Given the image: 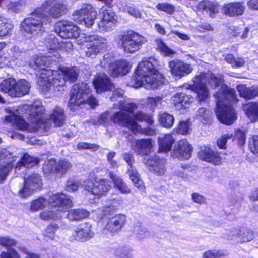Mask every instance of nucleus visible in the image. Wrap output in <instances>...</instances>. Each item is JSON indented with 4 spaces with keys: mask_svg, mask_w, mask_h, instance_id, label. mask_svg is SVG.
Instances as JSON below:
<instances>
[{
    "mask_svg": "<svg viewBox=\"0 0 258 258\" xmlns=\"http://www.w3.org/2000/svg\"><path fill=\"white\" fill-rule=\"evenodd\" d=\"M10 115L5 117L7 121L15 124L20 130L35 132L45 127L42 120L44 108L39 104H24L18 107L8 109Z\"/></svg>",
    "mask_w": 258,
    "mask_h": 258,
    "instance_id": "obj_1",
    "label": "nucleus"
},
{
    "mask_svg": "<svg viewBox=\"0 0 258 258\" xmlns=\"http://www.w3.org/2000/svg\"><path fill=\"white\" fill-rule=\"evenodd\" d=\"M158 61L153 57L144 58L139 63L130 85L134 88L144 87L147 89H157L161 84V75L159 74Z\"/></svg>",
    "mask_w": 258,
    "mask_h": 258,
    "instance_id": "obj_2",
    "label": "nucleus"
},
{
    "mask_svg": "<svg viewBox=\"0 0 258 258\" xmlns=\"http://www.w3.org/2000/svg\"><path fill=\"white\" fill-rule=\"evenodd\" d=\"M214 96L217 99L216 114L217 118L223 124H232L237 118L235 111L231 105V102L236 101L234 89L223 85Z\"/></svg>",
    "mask_w": 258,
    "mask_h": 258,
    "instance_id": "obj_3",
    "label": "nucleus"
},
{
    "mask_svg": "<svg viewBox=\"0 0 258 258\" xmlns=\"http://www.w3.org/2000/svg\"><path fill=\"white\" fill-rule=\"evenodd\" d=\"M110 120L114 123L128 128L134 134L139 133L150 136L155 134V130L150 127L142 128L128 114L121 111L116 112L111 116L108 112H104L99 116L97 121L94 122V124L107 125L109 124Z\"/></svg>",
    "mask_w": 258,
    "mask_h": 258,
    "instance_id": "obj_4",
    "label": "nucleus"
},
{
    "mask_svg": "<svg viewBox=\"0 0 258 258\" xmlns=\"http://www.w3.org/2000/svg\"><path fill=\"white\" fill-rule=\"evenodd\" d=\"M90 88L87 83L81 82L75 84L71 91L68 106L71 110H76L85 103H87L92 107L98 105L96 99L89 97Z\"/></svg>",
    "mask_w": 258,
    "mask_h": 258,
    "instance_id": "obj_5",
    "label": "nucleus"
},
{
    "mask_svg": "<svg viewBox=\"0 0 258 258\" xmlns=\"http://www.w3.org/2000/svg\"><path fill=\"white\" fill-rule=\"evenodd\" d=\"M51 19L38 8L25 18L21 23L22 30L33 36L41 34L44 31V25L50 23Z\"/></svg>",
    "mask_w": 258,
    "mask_h": 258,
    "instance_id": "obj_6",
    "label": "nucleus"
},
{
    "mask_svg": "<svg viewBox=\"0 0 258 258\" xmlns=\"http://www.w3.org/2000/svg\"><path fill=\"white\" fill-rule=\"evenodd\" d=\"M196 86V93L199 101H205L209 95V91L206 86L207 83L212 85L218 86L222 82V79L216 77L212 72L207 73H200L196 75L193 79Z\"/></svg>",
    "mask_w": 258,
    "mask_h": 258,
    "instance_id": "obj_7",
    "label": "nucleus"
},
{
    "mask_svg": "<svg viewBox=\"0 0 258 258\" xmlns=\"http://www.w3.org/2000/svg\"><path fill=\"white\" fill-rule=\"evenodd\" d=\"M51 74L53 75V71L46 70L38 77L37 83L39 89L45 93L49 92L52 89L55 91L64 90L66 81L62 75L59 72L55 77H51L50 76Z\"/></svg>",
    "mask_w": 258,
    "mask_h": 258,
    "instance_id": "obj_8",
    "label": "nucleus"
},
{
    "mask_svg": "<svg viewBox=\"0 0 258 258\" xmlns=\"http://www.w3.org/2000/svg\"><path fill=\"white\" fill-rule=\"evenodd\" d=\"M119 42L124 51L133 53L139 49L146 42V38L139 34L131 31L118 36Z\"/></svg>",
    "mask_w": 258,
    "mask_h": 258,
    "instance_id": "obj_9",
    "label": "nucleus"
},
{
    "mask_svg": "<svg viewBox=\"0 0 258 258\" xmlns=\"http://www.w3.org/2000/svg\"><path fill=\"white\" fill-rule=\"evenodd\" d=\"M46 16L57 19L64 15L68 11L67 4L64 0H45L39 8Z\"/></svg>",
    "mask_w": 258,
    "mask_h": 258,
    "instance_id": "obj_10",
    "label": "nucleus"
},
{
    "mask_svg": "<svg viewBox=\"0 0 258 258\" xmlns=\"http://www.w3.org/2000/svg\"><path fill=\"white\" fill-rule=\"evenodd\" d=\"M82 187L90 194L98 197H101L108 192L111 185L110 182L106 179H88L84 181Z\"/></svg>",
    "mask_w": 258,
    "mask_h": 258,
    "instance_id": "obj_11",
    "label": "nucleus"
},
{
    "mask_svg": "<svg viewBox=\"0 0 258 258\" xmlns=\"http://www.w3.org/2000/svg\"><path fill=\"white\" fill-rule=\"evenodd\" d=\"M73 16L75 21L79 24L91 27L94 23L97 12L91 5H87L76 11Z\"/></svg>",
    "mask_w": 258,
    "mask_h": 258,
    "instance_id": "obj_12",
    "label": "nucleus"
},
{
    "mask_svg": "<svg viewBox=\"0 0 258 258\" xmlns=\"http://www.w3.org/2000/svg\"><path fill=\"white\" fill-rule=\"evenodd\" d=\"M55 31L64 39L76 38L79 36L78 27L72 22L62 20L55 26Z\"/></svg>",
    "mask_w": 258,
    "mask_h": 258,
    "instance_id": "obj_13",
    "label": "nucleus"
},
{
    "mask_svg": "<svg viewBox=\"0 0 258 258\" xmlns=\"http://www.w3.org/2000/svg\"><path fill=\"white\" fill-rule=\"evenodd\" d=\"M72 167L71 163L67 160H56L51 159L45 162L43 166L45 173H54L60 175L64 174Z\"/></svg>",
    "mask_w": 258,
    "mask_h": 258,
    "instance_id": "obj_14",
    "label": "nucleus"
},
{
    "mask_svg": "<svg viewBox=\"0 0 258 258\" xmlns=\"http://www.w3.org/2000/svg\"><path fill=\"white\" fill-rule=\"evenodd\" d=\"M254 232L248 228H233L226 232L225 238L233 241L237 240L240 243H245L251 241L254 239Z\"/></svg>",
    "mask_w": 258,
    "mask_h": 258,
    "instance_id": "obj_15",
    "label": "nucleus"
},
{
    "mask_svg": "<svg viewBox=\"0 0 258 258\" xmlns=\"http://www.w3.org/2000/svg\"><path fill=\"white\" fill-rule=\"evenodd\" d=\"M47 203L52 208L59 210V211L62 209V213L64 214L66 209L72 206V201L67 195L63 194L50 195Z\"/></svg>",
    "mask_w": 258,
    "mask_h": 258,
    "instance_id": "obj_16",
    "label": "nucleus"
},
{
    "mask_svg": "<svg viewBox=\"0 0 258 258\" xmlns=\"http://www.w3.org/2000/svg\"><path fill=\"white\" fill-rule=\"evenodd\" d=\"M125 221L126 217L123 214L116 215L110 218L105 226L104 233L112 236L118 233L121 230Z\"/></svg>",
    "mask_w": 258,
    "mask_h": 258,
    "instance_id": "obj_17",
    "label": "nucleus"
},
{
    "mask_svg": "<svg viewBox=\"0 0 258 258\" xmlns=\"http://www.w3.org/2000/svg\"><path fill=\"white\" fill-rule=\"evenodd\" d=\"M143 162L147 166L151 167V170L157 175H163L166 171V160L164 158H160L157 155L144 158Z\"/></svg>",
    "mask_w": 258,
    "mask_h": 258,
    "instance_id": "obj_18",
    "label": "nucleus"
},
{
    "mask_svg": "<svg viewBox=\"0 0 258 258\" xmlns=\"http://www.w3.org/2000/svg\"><path fill=\"white\" fill-rule=\"evenodd\" d=\"M40 176L36 173H32L24 180L23 189L19 191L21 196L25 198L31 195L41 185Z\"/></svg>",
    "mask_w": 258,
    "mask_h": 258,
    "instance_id": "obj_19",
    "label": "nucleus"
},
{
    "mask_svg": "<svg viewBox=\"0 0 258 258\" xmlns=\"http://www.w3.org/2000/svg\"><path fill=\"white\" fill-rule=\"evenodd\" d=\"M192 151V148L187 141L182 140L175 145L171 152L172 156L180 160H187L190 158Z\"/></svg>",
    "mask_w": 258,
    "mask_h": 258,
    "instance_id": "obj_20",
    "label": "nucleus"
},
{
    "mask_svg": "<svg viewBox=\"0 0 258 258\" xmlns=\"http://www.w3.org/2000/svg\"><path fill=\"white\" fill-rule=\"evenodd\" d=\"M59 58L54 57L51 55V52H49L47 53L46 56H36L32 60H31L29 65L31 67L33 68L35 70L40 69L42 70L41 76L42 75L43 73H45L48 69H45V67L49 66L50 64V61H58Z\"/></svg>",
    "mask_w": 258,
    "mask_h": 258,
    "instance_id": "obj_21",
    "label": "nucleus"
},
{
    "mask_svg": "<svg viewBox=\"0 0 258 258\" xmlns=\"http://www.w3.org/2000/svg\"><path fill=\"white\" fill-rule=\"evenodd\" d=\"M198 157L200 159L215 165L220 164L222 161V158L219 154L207 146L201 147L198 152Z\"/></svg>",
    "mask_w": 258,
    "mask_h": 258,
    "instance_id": "obj_22",
    "label": "nucleus"
},
{
    "mask_svg": "<svg viewBox=\"0 0 258 258\" xmlns=\"http://www.w3.org/2000/svg\"><path fill=\"white\" fill-rule=\"evenodd\" d=\"M93 84L97 93L111 91L115 88L114 84L108 77L104 74L96 75L93 80Z\"/></svg>",
    "mask_w": 258,
    "mask_h": 258,
    "instance_id": "obj_23",
    "label": "nucleus"
},
{
    "mask_svg": "<svg viewBox=\"0 0 258 258\" xmlns=\"http://www.w3.org/2000/svg\"><path fill=\"white\" fill-rule=\"evenodd\" d=\"M172 74L181 78L191 72L192 68L190 64L178 60H174L169 63Z\"/></svg>",
    "mask_w": 258,
    "mask_h": 258,
    "instance_id": "obj_24",
    "label": "nucleus"
},
{
    "mask_svg": "<svg viewBox=\"0 0 258 258\" xmlns=\"http://www.w3.org/2000/svg\"><path fill=\"white\" fill-rule=\"evenodd\" d=\"M115 16V13L111 10H104L101 20L98 23L100 30L106 32L111 31L116 22Z\"/></svg>",
    "mask_w": 258,
    "mask_h": 258,
    "instance_id": "obj_25",
    "label": "nucleus"
},
{
    "mask_svg": "<svg viewBox=\"0 0 258 258\" xmlns=\"http://www.w3.org/2000/svg\"><path fill=\"white\" fill-rule=\"evenodd\" d=\"M85 38V41L90 42L87 45L86 55L88 57H93L99 52L100 44L104 43V40H102L101 38L99 39L98 36L95 35H88Z\"/></svg>",
    "mask_w": 258,
    "mask_h": 258,
    "instance_id": "obj_26",
    "label": "nucleus"
},
{
    "mask_svg": "<svg viewBox=\"0 0 258 258\" xmlns=\"http://www.w3.org/2000/svg\"><path fill=\"white\" fill-rule=\"evenodd\" d=\"M91 225L88 223L80 224L73 233L74 238L79 241L85 242L93 237Z\"/></svg>",
    "mask_w": 258,
    "mask_h": 258,
    "instance_id": "obj_27",
    "label": "nucleus"
},
{
    "mask_svg": "<svg viewBox=\"0 0 258 258\" xmlns=\"http://www.w3.org/2000/svg\"><path fill=\"white\" fill-rule=\"evenodd\" d=\"M193 100V97L183 93H176L172 97V102L175 109L182 113L188 107Z\"/></svg>",
    "mask_w": 258,
    "mask_h": 258,
    "instance_id": "obj_28",
    "label": "nucleus"
},
{
    "mask_svg": "<svg viewBox=\"0 0 258 258\" xmlns=\"http://www.w3.org/2000/svg\"><path fill=\"white\" fill-rule=\"evenodd\" d=\"M153 144L154 142L151 139H143L136 140L131 146L132 149L138 154L146 155L151 152Z\"/></svg>",
    "mask_w": 258,
    "mask_h": 258,
    "instance_id": "obj_29",
    "label": "nucleus"
},
{
    "mask_svg": "<svg viewBox=\"0 0 258 258\" xmlns=\"http://www.w3.org/2000/svg\"><path fill=\"white\" fill-rule=\"evenodd\" d=\"M130 66L126 60H121L110 63L108 64V72L113 77H117L119 75L126 74L130 69Z\"/></svg>",
    "mask_w": 258,
    "mask_h": 258,
    "instance_id": "obj_30",
    "label": "nucleus"
},
{
    "mask_svg": "<svg viewBox=\"0 0 258 258\" xmlns=\"http://www.w3.org/2000/svg\"><path fill=\"white\" fill-rule=\"evenodd\" d=\"M245 8L243 2L230 3L223 6V11L225 15L230 17L238 16L244 13Z\"/></svg>",
    "mask_w": 258,
    "mask_h": 258,
    "instance_id": "obj_31",
    "label": "nucleus"
},
{
    "mask_svg": "<svg viewBox=\"0 0 258 258\" xmlns=\"http://www.w3.org/2000/svg\"><path fill=\"white\" fill-rule=\"evenodd\" d=\"M30 83L25 80H21L17 82L16 85L13 86L9 91V96L12 97H21L27 94L30 90Z\"/></svg>",
    "mask_w": 258,
    "mask_h": 258,
    "instance_id": "obj_32",
    "label": "nucleus"
},
{
    "mask_svg": "<svg viewBox=\"0 0 258 258\" xmlns=\"http://www.w3.org/2000/svg\"><path fill=\"white\" fill-rule=\"evenodd\" d=\"M197 8L201 11L205 12L211 17H215L219 11V6L214 2L208 1L204 0L197 5Z\"/></svg>",
    "mask_w": 258,
    "mask_h": 258,
    "instance_id": "obj_33",
    "label": "nucleus"
},
{
    "mask_svg": "<svg viewBox=\"0 0 258 258\" xmlns=\"http://www.w3.org/2000/svg\"><path fill=\"white\" fill-rule=\"evenodd\" d=\"M59 72L65 79L66 81L74 82L78 78L79 69L75 67L62 66L60 68Z\"/></svg>",
    "mask_w": 258,
    "mask_h": 258,
    "instance_id": "obj_34",
    "label": "nucleus"
},
{
    "mask_svg": "<svg viewBox=\"0 0 258 258\" xmlns=\"http://www.w3.org/2000/svg\"><path fill=\"white\" fill-rule=\"evenodd\" d=\"M44 43L48 50H50L49 52H51V55L54 57L59 58L60 55L56 50L59 46V43L54 35H49L45 39Z\"/></svg>",
    "mask_w": 258,
    "mask_h": 258,
    "instance_id": "obj_35",
    "label": "nucleus"
},
{
    "mask_svg": "<svg viewBox=\"0 0 258 258\" xmlns=\"http://www.w3.org/2000/svg\"><path fill=\"white\" fill-rule=\"evenodd\" d=\"M39 160L37 158L28 154H25L21 160L17 163L16 168L20 170L22 167H25L26 168H31L37 164Z\"/></svg>",
    "mask_w": 258,
    "mask_h": 258,
    "instance_id": "obj_36",
    "label": "nucleus"
},
{
    "mask_svg": "<svg viewBox=\"0 0 258 258\" xmlns=\"http://www.w3.org/2000/svg\"><path fill=\"white\" fill-rule=\"evenodd\" d=\"M64 214L62 213V209H55L51 207V210H46L40 213V218L44 220H56L60 219Z\"/></svg>",
    "mask_w": 258,
    "mask_h": 258,
    "instance_id": "obj_37",
    "label": "nucleus"
},
{
    "mask_svg": "<svg viewBox=\"0 0 258 258\" xmlns=\"http://www.w3.org/2000/svg\"><path fill=\"white\" fill-rule=\"evenodd\" d=\"M246 115L252 122L258 120V103L249 102L243 106Z\"/></svg>",
    "mask_w": 258,
    "mask_h": 258,
    "instance_id": "obj_38",
    "label": "nucleus"
},
{
    "mask_svg": "<svg viewBox=\"0 0 258 258\" xmlns=\"http://www.w3.org/2000/svg\"><path fill=\"white\" fill-rule=\"evenodd\" d=\"M237 89L241 97L251 99L258 96V88H247L245 85L237 86Z\"/></svg>",
    "mask_w": 258,
    "mask_h": 258,
    "instance_id": "obj_39",
    "label": "nucleus"
},
{
    "mask_svg": "<svg viewBox=\"0 0 258 258\" xmlns=\"http://www.w3.org/2000/svg\"><path fill=\"white\" fill-rule=\"evenodd\" d=\"M174 142L173 137L170 134L165 135L163 137H159L158 139L159 150L161 152H169Z\"/></svg>",
    "mask_w": 258,
    "mask_h": 258,
    "instance_id": "obj_40",
    "label": "nucleus"
},
{
    "mask_svg": "<svg viewBox=\"0 0 258 258\" xmlns=\"http://www.w3.org/2000/svg\"><path fill=\"white\" fill-rule=\"evenodd\" d=\"M109 177L113 182L115 187L121 194H128L131 193V190L128 188L123 180L118 176L114 174L112 172H110Z\"/></svg>",
    "mask_w": 258,
    "mask_h": 258,
    "instance_id": "obj_41",
    "label": "nucleus"
},
{
    "mask_svg": "<svg viewBox=\"0 0 258 258\" xmlns=\"http://www.w3.org/2000/svg\"><path fill=\"white\" fill-rule=\"evenodd\" d=\"M88 216L89 212L84 209L71 210L66 215L67 218L71 221H79Z\"/></svg>",
    "mask_w": 258,
    "mask_h": 258,
    "instance_id": "obj_42",
    "label": "nucleus"
},
{
    "mask_svg": "<svg viewBox=\"0 0 258 258\" xmlns=\"http://www.w3.org/2000/svg\"><path fill=\"white\" fill-rule=\"evenodd\" d=\"M51 120L55 126H61L64 121V111L59 107H56L50 115Z\"/></svg>",
    "mask_w": 258,
    "mask_h": 258,
    "instance_id": "obj_43",
    "label": "nucleus"
},
{
    "mask_svg": "<svg viewBox=\"0 0 258 258\" xmlns=\"http://www.w3.org/2000/svg\"><path fill=\"white\" fill-rule=\"evenodd\" d=\"M211 115V110L203 107H200L195 112L196 118L204 124H207L210 121Z\"/></svg>",
    "mask_w": 258,
    "mask_h": 258,
    "instance_id": "obj_44",
    "label": "nucleus"
},
{
    "mask_svg": "<svg viewBox=\"0 0 258 258\" xmlns=\"http://www.w3.org/2000/svg\"><path fill=\"white\" fill-rule=\"evenodd\" d=\"M158 119L160 124L163 127L167 128H170L173 125L174 121V116L166 112L159 114Z\"/></svg>",
    "mask_w": 258,
    "mask_h": 258,
    "instance_id": "obj_45",
    "label": "nucleus"
},
{
    "mask_svg": "<svg viewBox=\"0 0 258 258\" xmlns=\"http://www.w3.org/2000/svg\"><path fill=\"white\" fill-rule=\"evenodd\" d=\"M128 174L130 178L134 183V185L140 190H144L145 186L143 182L139 178V175L137 171L134 169L133 167L132 168L129 167Z\"/></svg>",
    "mask_w": 258,
    "mask_h": 258,
    "instance_id": "obj_46",
    "label": "nucleus"
},
{
    "mask_svg": "<svg viewBox=\"0 0 258 258\" xmlns=\"http://www.w3.org/2000/svg\"><path fill=\"white\" fill-rule=\"evenodd\" d=\"M12 28V26L8 23V20L0 14V37L7 35Z\"/></svg>",
    "mask_w": 258,
    "mask_h": 258,
    "instance_id": "obj_47",
    "label": "nucleus"
},
{
    "mask_svg": "<svg viewBox=\"0 0 258 258\" xmlns=\"http://www.w3.org/2000/svg\"><path fill=\"white\" fill-rule=\"evenodd\" d=\"M121 203V200L113 199L110 202V203L105 205L103 207V213L104 215H110L113 213L118 209L119 205Z\"/></svg>",
    "mask_w": 258,
    "mask_h": 258,
    "instance_id": "obj_48",
    "label": "nucleus"
},
{
    "mask_svg": "<svg viewBox=\"0 0 258 258\" xmlns=\"http://www.w3.org/2000/svg\"><path fill=\"white\" fill-rule=\"evenodd\" d=\"M124 11L135 18H141L142 16L141 9L134 4H127Z\"/></svg>",
    "mask_w": 258,
    "mask_h": 258,
    "instance_id": "obj_49",
    "label": "nucleus"
},
{
    "mask_svg": "<svg viewBox=\"0 0 258 258\" xmlns=\"http://www.w3.org/2000/svg\"><path fill=\"white\" fill-rule=\"evenodd\" d=\"M13 160H9L7 163L0 165V183H2L8 175L10 170L13 168L14 165L13 164Z\"/></svg>",
    "mask_w": 258,
    "mask_h": 258,
    "instance_id": "obj_50",
    "label": "nucleus"
},
{
    "mask_svg": "<svg viewBox=\"0 0 258 258\" xmlns=\"http://www.w3.org/2000/svg\"><path fill=\"white\" fill-rule=\"evenodd\" d=\"M16 85V80L14 78H8L3 80L0 83V91L9 95V91L13 85Z\"/></svg>",
    "mask_w": 258,
    "mask_h": 258,
    "instance_id": "obj_51",
    "label": "nucleus"
},
{
    "mask_svg": "<svg viewBox=\"0 0 258 258\" xmlns=\"http://www.w3.org/2000/svg\"><path fill=\"white\" fill-rule=\"evenodd\" d=\"M47 203H48L47 201H46L45 198H39L32 202L30 210L34 212L37 211L44 208Z\"/></svg>",
    "mask_w": 258,
    "mask_h": 258,
    "instance_id": "obj_52",
    "label": "nucleus"
},
{
    "mask_svg": "<svg viewBox=\"0 0 258 258\" xmlns=\"http://www.w3.org/2000/svg\"><path fill=\"white\" fill-rule=\"evenodd\" d=\"M225 59L234 68L240 67L244 64V61L242 58H235L231 54L226 55Z\"/></svg>",
    "mask_w": 258,
    "mask_h": 258,
    "instance_id": "obj_53",
    "label": "nucleus"
},
{
    "mask_svg": "<svg viewBox=\"0 0 258 258\" xmlns=\"http://www.w3.org/2000/svg\"><path fill=\"white\" fill-rule=\"evenodd\" d=\"M115 255L120 258H133V252L127 247H121L116 250Z\"/></svg>",
    "mask_w": 258,
    "mask_h": 258,
    "instance_id": "obj_54",
    "label": "nucleus"
},
{
    "mask_svg": "<svg viewBox=\"0 0 258 258\" xmlns=\"http://www.w3.org/2000/svg\"><path fill=\"white\" fill-rule=\"evenodd\" d=\"M59 228V226L56 224H51L49 225L44 233V235L46 237H48L51 240H54L55 237V233Z\"/></svg>",
    "mask_w": 258,
    "mask_h": 258,
    "instance_id": "obj_55",
    "label": "nucleus"
},
{
    "mask_svg": "<svg viewBox=\"0 0 258 258\" xmlns=\"http://www.w3.org/2000/svg\"><path fill=\"white\" fill-rule=\"evenodd\" d=\"M135 118L139 121H145L149 125H152L154 120L150 115L146 114L142 112H138L135 115Z\"/></svg>",
    "mask_w": 258,
    "mask_h": 258,
    "instance_id": "obj_56",
    "label": "nucleus"
},
{
    "mask_svg": "<svg viewBox=\"0 0 258 258\" xmlns=\"http://www.w3.org/2000/svg\"><path fill=\"white\" fill-rule=\"evenodd\" d=\"M232 139V140H236L238 145H243L246 140L245 133L240 130H238L235 132L234 135H233Z\"/></svg>",
    "mask_w": 258,
    "mask_h": 258,
    "instance_id": "obj_57",
    "label": "nucleus"
},
{
    "mask_svg": "<svg viewBox=\"0 0 258 258\" xmlns=\"http://www.w3.org/2000/svg\"><path fill=\"white\" fill-rule=\"evenodd\" d=\"M133 232L137 235L139 239H143L149 236V232L145 228L136 225L134 227Z\"/></svg>",
    "mask_w": 258,
    "mask_h": 258,
    "instance_id": "obj_58",
    "label": "nucleus"
},
{
    "mask_svg": "<svg viewBox=\"0 0 258 258\" xmlns=\"http://www.w3.org/2000/svg\"><path fill=\"white\" fill-rule=\"evenodd\" d=\"M156 8L161 11L165 12L168 14H172L175 11V8L173 5L166 3H159L156 5Z\"/></svg>",
    "mask_w": 258,
    "mask_h": 258,
    "instance_id": "obj_59",
    "label": "nucleus"
},
{
    "mask_svg": "<svg viewBox=\"0 0 258 258\" xmlns=\"http://www.w3.org/2000/svg\"><path fill=\"white\" fill-rule=\"evenodd\" d=\"M137 108V106L135 104L130 103L127 101H121L119 104V108L121 110L126 111L128 112L132 113Z\"/></svg>",
    "mask_w": 258,
    "mask_h": 258,
    "instance_id": "obj_60",
    "label": "nucleus"
},
{
    "mask_svg": "<svg viewBox=\"0 0 258 258\" xmlns=\"http://www.w3.org/2000/svg\"><path fill=\"white\" fill-rule=\"evenodd\" d=\"M17 244L16 241L10 237H0V245L8 248Z\"/></svg>",
    "mask_w": 258,
    "mask_h": 258,
    "instance_id": "obj_61",
    "label": "nucleus"
},
{
    "mask_svg": "<svg viewBox=\"0 0 258 258\" xmlns=\"http://www.w3.org/2000/svg\"><path fill=\"white\" fill-rule=\"evenodd\" d=\"M190 130L189 122L188 121H180L177 128V132L182 135H186Z\"/></svg>",
    "mask_w": 258,
    "mask_h": 258,
    "instance_id": "obj_62",
    "label": "nucleus"
},
{
    "mask_svg": "<svg viewBox=\"0 0 258 258\" xmlns=\"http://www.w3.org/2000/svg\"><path fill=\"white\" fill-rule=\"evenodd\" d=\"M233 137V134L231 133H226L223 135L217 140V144L220 149H225L226 143L227 140L231 139Z\"/></svg>",
    "mask_w": 258,
    "mask_h": 258,
    "instance_id": "obj_63",
    "label": "nucleus"
},
{
    "mask_svg": "<svg viewBox=\"0 0 258 258\" xmlns=\"http://www.w3.org/2000/svg\"><path fill=\"white\" fill-rule=\"evenodd\" d=\"M1 258H20V255L14 249H10L7 252H3L0 255Z\"/></svg>",
    "mask_w": 258,
    "mask_h": 258,
    "instance_id": "obj_64",
    "label": "nucleus"
}]
</instances>
